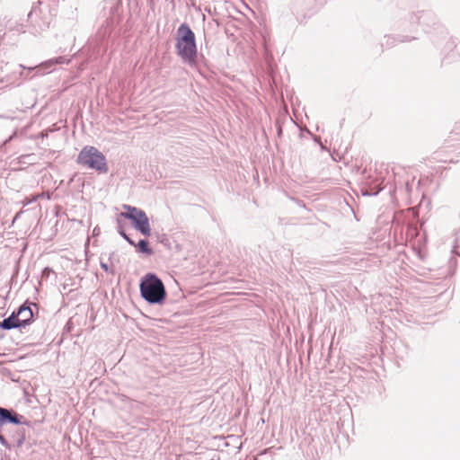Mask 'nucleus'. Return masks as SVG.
<instances>
[{"label": "nucleus", "instance_id": "9d476101", "mask_svg": "<svg viewBox=\"0 0 460 460\" xmlns=\"http://www.w3.org/2000/svg\"><path fill=\"white\" fill-rule=\"evenodd\" d=\"M123 234L124 238H125V239H126L129 243H131V244L135 245L134 242H133V241H131V240H130V239H129V238H128L125 234Z\"/></svg>", "mask_w": 460, "mask_h": 460}, {"label": "nucleus", "instance_id": "7ed1b4c3", "mask_svg": "<svg viewBox=\"0 0 460 460\" xmlns=\"http://www.w3.org/2000/svg\"><path fill=\"white\" fill-rule=\"evenodd\" d=\"M77 163L82 166L96 171L98 173L108 172L105 156L93 146L82 149L77 156Z\"/></svg>", "mask_w": 460, "mask_h": 460}, {"label": "nucleus", "instance_id": "1a4fd4ad", "mask_svg": "<svg viewBox=\"0 0 460 460\" xmlns=\"http://www.w3.org/2000/svg\"><path fill=\"white\" fill-rule=\"evenodd\" d=\"M68 60H66L64 58L62 57H59L58 58H55V59H51L48 62H46L45 64H43L42 66H45V67H49L52 65H56V64H68Z\"/></svg>", "mask_w": 460, "mask_h": 460}, {"label": "nucleus", "instance_id": "f03ea898", "mask_svg": "<svg viewBox=\"0 0 460 460\" xmlns=\"http://www.w3.org/2000/svg\"><path fill=\"white\" fill-rule=\"evenodd\" d=\"M139 288L143 298L151 304H161L165 299L164 286L162 280L154 274L148 273L144 276Z\"/></svg>", "mask_w": 460, "mask_h": 460}, {"label": "nucleus", "instance_id": "20e7f679", "mask_svg": "<svg viewBox=\"0 0 460 460\" xmlns=\"http://www.w3.org/2000/svg\"><path fill=\"white\" fill-rule=\"evenodd\" d=\"M128 212H123L120 216L132 220L133 226L136 229L140 231L142 234L149 236L151 234V228L149 220L145 212L130 207H128Z\"/></svg>", "mask_w": 460, "mask_h": 460}, {"label": "nucleus", "instance_id": "39448f33", "mask_svg": "<svg viewBox=\"0 0 460 460\" xmlns=\"http://www.w3.org/2000/svg\"><path fill=\"white\" fill-rule=\"evenodd\" d=\"M20 326H22L20 318L14 314L0 323V327L5 330H10Z\"/></svg>", "mask_w": 460, "mask_h": 460}, {"label": "nucleus", "instance_id": "0eeeda50", "mask_svg": "<svg viewBox=\"0 0 460 460\" xmlns=\"http://www.w3.org/2000/svg\"><path fill=\"white\" fill-rule=\"evenodd\" d=\"M6 421L12 423H18V420L16 417L13 416L11 412L4 408H0V423H4Z\"/></svg>", "mask_w": 460, "mask_h": 460}, {"label": "nucleus", "instance_id": "f257e3e1", "mask_svg": "<svg viewBox=\"0 0 460 460\" xmlns=\"http://www.w3.org/2000/svg\"><path fill=\"white\" fill-rule=\"evenodd\" d=\"M176 52L179 57L190 66L197 63V45L195 34L186 23H182L176 33Z\"/></svg>", "mask_w": 460, "mask_h": 460}, {"label": "nucleus", "instance_id": "423d86ee", "mask_svg": "<svg viewBox=\"0 0 460 460\" xmlns=\"http://www.w3.org/2000/svg\"><path fill=\"white\" fill-rule=\"evenodd\" d=\"M16 316H19L21 324L24 325L31 320L33 314L29 306L22 305L20 307Z\"/></svg>", "mask_w": 460, "mask_h": 460}, {"label": "nucleus", "instance_id": "6e6552de", "mask_svg": "<svg viewBox=\"0 0 460 460\" xmlns=\"http://www.w3.org/2000/svg\"><path fill=\"white\" fill-rule=\"evenodd\" d=\"M138 250L142 252L151 254L152 251L148 246V243L146 240H140L137 244Z\"/></svg>", "mask_w": 460, "mask_h": 460}]
</instances>
